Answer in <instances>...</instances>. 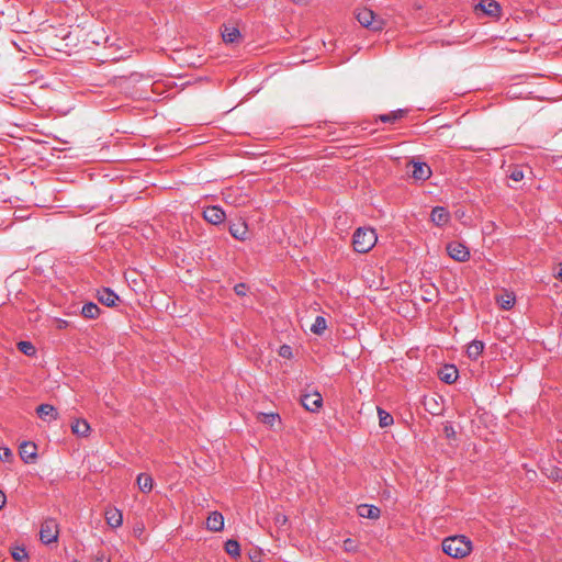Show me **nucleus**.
<instances>
[{"label": "nucleus", "instance_id": "18", "mask_svg": "<svg viewBox=\"0 0 562 562\" xmlns=\"http://www.w3.org/2000/svg\"><path fill=\"white\" fill-rule=\"evenodd\" d=\"M458 376H459L458 369L453 364L445 366L439 371L440 380L448 384L454 383L457 381Z\"/></svg>", "mask_w": 562, "mask_h": 562}, {"label": "nucleus", "instance_id": "33", "mask_svg": "<svg viewBox=\"0 0 562 562\" xmlns=\"http://www.w3.org/2000/svg\"><path fill=\"white\" fill-rule=\"evenodd\" d=\"M279 356L285 359L293 357L292 348L289 345H282L279 349Z\"/></svg>", "mask_w": 562, "mask_h": 562}, {"label": "nucleus", "instance_id": "25", "mask_svg": "<svg viewBox=\"0 0 562 562\" xmlns=\"http://www.w3.org/2000/svg\"><path fill=\"white\" fill-rule=\"evenodd\" d=\"M231 234L238 240H245L246 239V222L241 221L238 224H232L229 226Z\"/></svg>", "mask_w": 562, "mask_h": 562}, {"label": "nucleus", "instance_id": "39", "mask_svg": "<svg viewBox=\"0 0 562 562\" xmlns=\"http://www.w3.org/2000/svg\"><path fill=\"white\" fill-rule=\"evenodd\" d=\"M344 544H345V549L346 550H351V548H352V540L351 539H347V540H345Z\"/></svg>", "mask_w": 562, "mask_h": 562}, {"label": "nucleus", "instance_id": "2", "mask_svg": "<svg viewBox=\"0 0 562 562\" xmlns=\"http://www.w3.org/2000/svg\"><path fill=\"white\" fill-rule=\"evenodd\" d=\"M378 241L376 233L373 228L359 227L352 236L355 251L366 254L370 251Z\"/></svg>", "mask_w": 562, "mask_h": 562}, {"label": "nucleus", "instance_id": "35", "mask_svg": "<svg viewBox=\"0 0 562 562\" xmlns=\"http://www.w3.org/2000/svg\"><path fill=\"white\" fill-rule=\"evenodd\" d=\"M235 292L240 295V296H245L246 295V284L240 282L238 284L235 285Z\"/></svg>", "mask_w": 562, "mask_h": 562}, {"label": "nucleus", "instance_id": "15", "mask_svg": "<svg viewBox=\"0 0 562 562\" xmlns=\"http://www.w3.org/2000/svg\"><path fill=\"white\" fill-rule=\"evenodd\" d=\"M36 450L34 443L24 441L20 446V457L25 463H30L36 458Z\"/></svg>", "mask_w": 562, "mask_h": 562}, {"label": "nucleus", "instance_id": "21", "mask_svg": "<svg viewBox=\"0 0 562 562\" xmlns=\"http://www.w3.org/2000/svg\"><path fill=\"white\" fill-rule=\"evenodd\" d=\"M100 307L93 302H87L81 308V315L88 319H95L100 315Z\"/></svg>", "mask_w": 562, "mask_h": 562}, {"label": "nucleus", "instance_id": "34", "mask_svg": "<svg viewBox=\"0 0 562 562\" xmlns=\"http://www.w3.org/2000/svg\"><path fill=\"white\" fill-rule=\"evenodd\" d=\"M12 457L13 453L9 448H0V460L10 461Z\"/></svg>", "mask_w": 562, "mask_h": 562}, {"label": "nucleus", "instance_id": "6", "mask_svg": "<svg viewBox=\"0 0 562 562\" xmlns=\"http://www.w3.org/2000/svg\"><path fill=\"white\" fill-rule=\"evenodd\" d=\"M203 217L206 222L218 225L224 222L225 212L220 206L211 205L203 211Z\"/></svg>", "mask_w": 562, "mask_h": 562}, {"label": "nucleus", "instance_id": "29", "mask_svg": "<svg viewBox=\"0 0 562 562\" xmlns=\"http://www.w3.org/2000/svg\"><path fill=\"white\" fill-rule=\"evenodd\" d=\"M378 415L380 427L385 428L393 424V416L384 409L378 407Z\"/></svg>", "mask_w": 562, "mask_h": 562}, {"label": "nucleus", "instance_id": "22", "mask_svg": "<svg viewBox=\"0 0 562 562\" xmlns=\"http://www.w3.org/2000/svg\"><path fill=\"white\" fill-rule=\"evenodd\" d=\"M222 37L225 43H234L240 37V31L234 25H224Z\"/></svg>", "mask_w": 562, "mask_h": 562}, {"label": "nucleus", "instance_id": "19", "mask_svg": "<svg viewBox=\"0 0 562 562\" xmlns=\"http://www.w3.org/2000/svg\"><path fill=\"white\" fill-rule=\"evenodd\" d=\"M407 113V110L404 109H397L395 111H391L386 114H380L376 120L381 121L382 123H389L394 124L395 122L403 119Z\"/></svg>", "mask_w": 562, "mask_h": 562}, {"label": "nucleus", "instance_id": "4", "mask_svg": "<svg viewBox=\"0 0 562 562\" xmlns=\"http://www.w3.org/2000/svg\"><path fill=\"white\" fill-rule=\"evenodd\" d=\"M58 538V526L55 519H45L41 525L40 539L43 543L56 542Z\"/></svg>", "mask_w": 562, "mask_h": 562}, {"label": "nucleus", "instance_id": "30", "mask_svg": "<svg viewBox=\"0 0 562 562\" xmlns=\"http://www.w3.org/2000/svg\"><path fill=\"white\" fill-rule=\"evenodd\" d=\"M497 302L503 310L508 311L515 304V296L512 293H507L497 299Z\"/></svg>", "mask_w": 562, "mask_h": 562}, {"label": "nucleus", "instance_id": "20", "mask_svg": "<svg viewBox=\"0 0 562 562\" xmlns=\"http://www.w3.org/2000/svg\"><path fill=\"white\" fill-rule=\"evenodd\" d=\"M484 350V342L481 340H472L467 347V355L470 359L476 360Z\"/></svg>", "mask_w": 562, "mask_h": 562}, {"label": "nucleus", "instance_id": "8", "mask_svg": "<svg viewBox=\"0 0 562 562\" xmlns=\"http://www.w3.org/2000/svg\"><path fill=\"white\" fill-rule=\"evenodd\" d=\"M301 403L305 409L316 412L323 404V397L318 392L308 393L301 397Z\"/></svg>", "mask_w": 562, "mask_h": 562}, {"label": "nucleus", "instance_id": "32", "mask_svg": "<svg viewBox=\"0 0 562 562\" xmlns=\"http://www.w3.org/2000/svg\"><path fill=\"white\" fill-rule=\"evenodd\" d=\"M525 175L520 167H515L510 172L508 173V178L515 182H519L524 179Z\"/></svg>", "mask_w": 562, "mask_h": 562}, {"label": "nucleus", "instance_id": "11", "mask_svg": "<svg viewBox=\"0 0 562 562\" xmlns=\"http://www.w3.org/2000/svg\"><path fill=\"white\" fill-rule=\"evenodd\" d=\"M431 222L437 226H443L450 221V213L443 206H435L430 214Z\"/></svg>", "mask_w": 562, "mask_h": 562}, {"label": "nucleus", "instance_id": "10", "mask_svg": "<svg viewBox=\"0 0 562 562\" xmlns=\"http://www.w3.org/2000/svg\"><path fill=\"white\" fill-rule=\"evenodd\" d=\"M476 9L482 10L486 15L498 18L502 12L499 3L495 0H481Z\"/></svg>", "mask_w": 562, "mask_h": 562}, {"label": "nucleus", "instance_id": "14", "mask_svg": "<svg viewBox=\"0 0 562 562\" xmlns=\"http://www.w3.org/2000/svg\"><path fill=\"white\" fill-rule=\"evenodd\" d=\"M206 528L210 531H221L224 528V517L220 512H212L206 519Z\"/></svg>", "mask_w": 562, "mask_h": 562}, {"label": "nucleus", "instance_id": "31", "mask_svg": "<svg viewBox=\"0 0 562 562\" xmlns=\"http://www.w3.org/2000/svg\"><path fill=\"white\" fill-rule=\"evenodd\" d=\"M11 554L16 562H23L27 560V553L24 548L14 547L11 551Z\"/></svg>", "mask_w": 562, "mask_h": 562}, {"label": "nucleus", "instance_id": "27", "mask_svg": "<svg viewBox=\"0 0 562 562\" xmlns=\"http://www.w3.org/2000/svg\"><path fill=\"white\" fill-rule=\"evenodd\" d=\"M225 551L232 558L240 557V544L235 539H229L225 542Z\"/></svg>", "mask_w": 562, "mask_h": 562}, {"label": "nucleus", "instance_id": "24", "mask_svg": "<svg viewBox=\"0 0 562 562\" xmlns=\"http://www.w3.org/2000/svg\"><path fill=\"white\" fill-rule=\"evenodd\" d=\"M137 485L143 493H149L153 490L154 480L149 474L140 473L137 476Z\"/></svg>", "mask_w": 562, "mask_h": 562}, {"label": "nucleus", "instance_id": "37", "mask_svg": "<svg viewBox=\"0 0 562 562\" xmlns=\"http://www.w3.org/2000/svg\"><path fill=\"white\" fill-rule=\"evenodd\" d=\"M549 476L552 477L553 480L558 481V480L562 479V471L554 470L551 472V474Z\"/></svg>", "mask_w": 562, "mask_h": 562}, {"label": "nucleus", "instance_id": "3", "mask_svg": "<svg viewBox=\"0 0 562 562\" xmlns=\"http://www.w3.org/2000/svg\"><path fill=\"white\" fill-rule=\"evenodd\" d=\"M356 18L362 26L375 32L383 30L385 25L383 19L376 16L372 10L367 8L359 10Z\"/></svg>", "mask_w": 562, "mask_h": 562}, {"label": "nucleus", "instance_id": "23", "mask_svg": "<svg viewBox=\"0 0 562 562\" xmlns=\"http://www.w3.org/2000/svg\"><path fill=\"white\" fill-rule=\"evenodd\" d=\"M71 430L77 436L86 437L90 431V425L86 419H76L71 424Z\"/></svg>", "mask_w": 562, "mask_h": 562}, {"label": "nucleus", "instance_id": "36", "mask_svg": "<svg viewBox=\"0 0 562 562\" xmlns=\"http://www.w3.org/2000/svg\"><path fill=\"white\" fill-rule=\"evenodd\" d=\"M260 552H255L254 554H251L250 552H248V559L251 560L252 562H260Z\"/></svg>", "mask_w": 562, "mask_h": 562}, {"label": "nucleus", "instance_id": "41", "mask_svg": "<svg viewBox=\"0 0 562 562\" xmlns=\"http://www.w3.org/2000/svg\"><path fill=\"white\" fill-rule=\"evenodd\" d=\"M557 278H559L562 281V266L559 269V272L557 274Z\"/></svg>", "mask_w": 562, "mask_h": 562}, {"label": "nucleus", "instance_id": "13", "mask_svg": "<svg viewBox=\"0 0 562 562\" xmlns=\"http://www.w3.org/2000/svg\"><path fill=\"white\" fill-rule=\"evenodd\" d=\"M105 520H106V524L111 527V528H119L122 526L123 524V515H122V512L119 510L117 508L113 507V508H108L105 510Z\"/></svg>", "mask_w": 562, "mask_h": 562}, {"label": "nucleus", "instance_id": "26", "mask_svg": "<svg viewBox=\"0 0 562 562\" xmlns=\"http://www.w3.org/2000/svg\"><path fill=\"white\" fill-rule=\"evenodd\" d=\"M327 328V322L323 316H316L314 323L311 326V331L315 335H323Z\"/></svg>", "mask_w": 562, "mask_h": 562}, {"label": "nucleus", "instance_id": "38", "mask_svg": "<svg viewBox=\"0 0 562 562\" xmlns=\"http://www.w3.org/2000/svg\"><path fill=\"white\" fill-rule=\"evenodd\" d=\"M5 505V495L4 493L0 490V509Z\"/></svg>", "mask_w": 562, "mask_h": 562}, {"label": "nucleus", "instance_id": "12", "mask_svg": "<svg viewBox=\"0 0 562 562\" xmlns=\"http://www.w3.org/2000/svg\"><path fill=\"white\" fill-rule=\"evenodd\" d=\"M256 418L258 422L266 425L269 429H274L276 425L281 424V417L278 413H256Z\"/></svg>", "mask_w": 562, "mask_h": 562}, {"label": "nucleus", "instance_id": "42", "mask_svg": "<svg viewBox=\"0 0 562 562\" xmlns=\"http://www.w3.org/2000/svg\"><path fill=\"white\" fill-rule=\"evenodd\" d=\"M93 562H110V561L105 560V559H95Z\"/></svg>", "mask_w": 562, "mask_h": 562}, {"label": "nucleus", "instance_id": "1", "mask_svg": "<svg viewBox=\"0 0 562 562\" xmlns=\"http://www.w3.org/2000/svg\"><path fill=\"white\" fill-rule=\"evenodd\" d=\"M442 551L454 559H462L469 555L472 551V542L465 536H450L443 539Z\"/></svg>", "mask_w": 562, "mask_h": 562}, {"label": "nucleus", "instance_id": "17", "mask_svg": "<svg viewBox=\"0 0 562 562\" xmlns=\"http://www.w3.org/2000/svg\"><path fill=\"white\" fill-rule=\"evenodd\" d=\"M357 512L360 517L369 519H378L381 515L379 507L369 504L359 505Z\"/></svg>", "mask_w": 562, "mask_h": 562}, {"label": "nucleus", "instance_id": "28", "mask_svg": "<svg viewBox=\"0 0 562 562\" xmlns=\"http://www.w3.org/2000/svg\"><path fill=\"white\" fill-rule=\"evenodd\" d=\"M18 349L29 357H33L36 355V348L31 341L22 340L18 342Z\"/></svg>", "mask_w": 562, "mask_h": 562}, {"label": "nucleus", "instance_id": "7", "mask_svg": "<svg viewBox=\"0 0 562 562\" xmlns=\"http://www.w3.org/2000/svg\"><path fill=\"white\" fill-rule=\"evenodd\" d=\"M411 176L415 180H427L431 176L430 167L426 162L411 161Z\"/></svg>", "mask_w": 562, "mask_h": 562}, {"label": "nucleus", "instance_id": "5", "mask_svg": "<svg viewBox=\"0 0 562 562\" xmlns=\"http://www.w3.org/2000/svg\"><path fill=\"white\" fill-rule=\"evenodd\" d=\"M447 252L453 260L459 262H464L470 258L469 248L459 241L449 243L447 245Z\"/></svg>", "mask_w": 562, "mask_h": 562}, {"label": "nucleus", "instance_id": "9", "mask_svg": "<svg viewBox=\"0 0 562 562\" xmlns=\"http://www.w3.org/2000/svg\"><path fill=\"white\" fill-rule=\"evenodd\" d=\"M97 297L100 303L108 307L115 306L116 302L120 300L119 295L110 288L98 290Z\"/></svg>", "mask_w": 562, "mask_h": 562}, {"label": "nucleus", "instance_id": "16", "mask_svg": "<svg viewBox=\"0 0 562 562\" xmlns=\"http://www.w3.org/2000/svg\"><path fill=\"white\" fill-rule=\"evenodd\" d=\"M36 414L43 420H56L58 418L56 408L50 404H41L36 408Z\"/></svg>", "mask_w": 562, "mask_h": 562}, {"label": "nucleus", "instance_id": "40", "mask_svg": "<svg viewBox=\"0 0 562 562\" xmlns=\"http://www.w3.org/2000/svg\"><path fill=\"white\" fill-rule=\"evenodd\" d=\"M277 521H278V522H280V524H281V522H282V524H284V522L286 521V517H285V516L278 517V518H277Z\"/></svg>", "mask_w": 562, "mask_h": 562}]
</instances>
